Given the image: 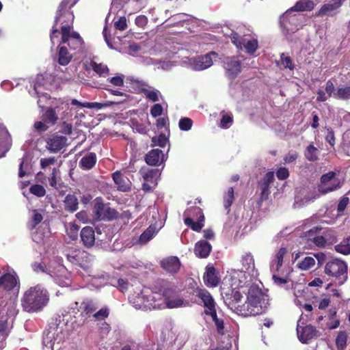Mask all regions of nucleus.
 <instances>
[{
	"mask_svg": "<svg viewBox=\"0 0 350 350\" xmlns=\"http://www.w3.org/2000/svg\"><path fill=\"white\" fill-rule=\"evenodd\" d=\"M43 80L44 77L42 75H38L33 83V92L29 91V93L32 96H38L39 98L38 100V105L41 108L43 107V106L41 105L42 98L45 99L49 98L48 94L42 92V90L43 89Z\"/></svg>",
	"mask_w": 350,
	"mask_h": 350,
	"instance_id": "obj_20",
	"label": "nucleus"
},
{
	"mask_svg": "<svg viewBox=\"0 0 350 350\" xmlns=\"http://www.w3.org/2000/svg\"><path fill=\"white\" fill-rule=\"evenodd\" d=\"M197 297L201 300L205 308L204 312L206 314H214L215 303L211 294L205 289H200L197 292Z\"/></svg>",
	"mask_w": 350,
	"mask_h": 350,
	"instance_id": "obj_18",
	"label": "nucleus"
},
{
	"mask_svg": "<svg viewBox=\"0 0 350 350\" xmlns=\"http://www.w3.org/2000/svg\"><path fill=\"white\" fill-rule=\"evenodd\" d=\"M234 199V189L232 187H230L224 196V205L226 209L229 208L231 206Z\"/></svg>",
	"mask_w": 350,
	"mask_h": 350,
	"instance_id": "obj_46",
	"label": "nucleus"
},
{
	"mask_svg": "<svg viewBox=\"0 0 350 350\" xmlns=\"http://www.w3.org/2000/svg\"><path fill=\"white\" fill-rule=\"evenodd\" d=\"M286 254V249L281 247L276 253L274 259L271 263V271L272 272H281L283 258Z\"/></svg>",
	"mask_w": 350,
	"mask_h": 350,
	"instance_id": "obj_31",
	"label": "nucleus"
},
{
	"mask_svg": "<svg viewBox=\"0 0 350 350\" xmlns=\"http://www.w3.org/2000/svg\"><path fill=\"white\" fill-rule=\"evenodd\" d=\"M139 90L144 93L145 96L152 102H157L159 100L161 96L160 92L155 88L148 85L145 82L141 81L139 83Z\"/></svg>",
	"mask_w": 350,
	"mask_h": 350,
	"instance_id": "obj_23",
	"label": "nucleus"
},
{
	"mask_svg": "<svg viewBox=\"0 0 350 350\" xmlns=\"http://www.w3.org/2000/svg\"><path fill=\"white\" fill-rule=\"evenodd\" d=\"M195 212L200 215L197 221H194L191 217H187L185 219V225L189 226L193 230L200 232L204 227V217L200 208H195Z\"/></svg>",
	"mask_w": 350,
	"mask_h": 350,
	"instance_id": "obj_26",
	"label": "nucleus"
},
{
	"mask_svg": "<svg viewBox=\"0 0 350 350\" xmlns=\"http://www.w3.org/2000/svg\"><path fill=\"white\" fill-rule=\"evenodd\" d=\"M152 142L156 146L165 147L168 142V139L165 135H160L157 137H154Z\"/></svg>",
	"mask_w": 350,
	"mask_h": 350,
	"instance_id": "obj_56",
	"label": "nucleus"
},
{
	"mask_svg": "<svg viewBox=\"0 0 350 350\" xmlns=\"http://www.w3.org/2000/svg\"><path fill=\"white\" fill-rule=\"evenodd\" d=\"M119 102H112L110 103H88L86 102V105H84L85 108L88 109H100L104 107H107L111 105V104L118 103Z\"/></svg>",
	"mask_w": 350,
	"mask_h": 350,
	"instance_id": "obj_54",
	"label": "nucleus"
},
{
	"mask_svg": "<svg viewBox=\"0 0 350 350\" xmlns=\"http://www.w3.org/2000/svg\"><path fill=\"white\" fill-rule=\"evenodd\" d=\"M59 173V170L57 167H54L52 170L51 177L49 179V184L52 187L56 188L57 187V176Z\"/></svg>",
	"mask_w": 350,
	"mask_h": 350,
	"instance_id": "obj_61",
	"label": "nucleus"
},
{
	"mask_svg": "<svg viewBox=\"0 0 350 350\" xmlns=\"http://www.w3.org/2000/svg\"><path fill=\"white\" fill-rule=\"evenodd\" d=\"M92 68L94 72H96L100 77H105L109 73V68L107 66L103 64H97L93 62L92 64Z\"/></svg>",
	"mask_w": 350,
	"mask_h": 350,
	"instance_id": "obj_45",
	"label": "nucleus"
},
{
	"mask_svg": "<svg viewBox=\"0 0 350 350\" xmlns=\"http://www.w3.org/2000/svg\"><path fill=\"white\" fill-rule=\"evenodd\" d=\"M27 160V157H24L20 163L18 176L21 178L25 176V175L29 173V171L28 170L29 163Z\"/></svg>",
	"mask_w": 350,
	"mask_h": 350,
	"instance_id": "obj_50",
	"label": "nucleus"
},
{
	"mask_svg": "<svg viewBox=\"0 0 350 350\" xmlns=\"http://www.w3.org/2000/svg\"><path fill=\"white\" fill-rule=\"evenodd\" d=\"M44 118L47 122L55 124L57 120L55 110L52 108L49 109L44 114Z\"/></svg>",
	"mask_w": 350,
	"mask_h": 350,
	"instance_id": "obj_49",
	"label": "nucleus"
},
{
	"mask_svg": "<svg viewBox=\"0 0 350 350\" xmlns=\"http://www.w3.org/2000/svg\"><path fill=\"white\" fill-rule=\"evenodd\" d=\"M124 76L123 75H118L107 79V81L111 83L114 86L120 87L124 85Z\"/></svg>",
	"mask_w": 350,
	"mask_h": 350,
	"instance_id": "obj_52",
	"label": "nucleus"
},
{
	"mask_svg": "<svg viewBox=\"0 0 350 350\" xmlns=\"http://www.w3.org/2000/svg\"><path fill=\"white\" fill-rule=\"evenodd\" d=\"M146 162L150 165H157L164 161V154L159 149H153L146 155Z\"/></svg>",
	"mask_w": 350,
	"mask_h": 350,
	"instance_id": "obj_29",
	"label": "nucleus"
},
{
	"mask_svg": "<svg viewBox=\"0 0 350 350\" xmlns=\"http://www.w3.org/2000/svg\"><path fill=\"white\" fill-rule=\"evenodd\" d=\"M114 26L117 29L123 31L126 29V19L124 16L120 17L118 21L114 23Z\"/></svg>",
	"mask_w": 350,
	"mask_h": 350,
	"instance_id": "obj_59",
	"label": "nucleus"
},
{
	"mask_svg": "<svg viewBox=\"0 0 350 350\" xmlns=\"http://www.w3.org/2000/svg\"><path fill=\"white\" fill-rule=\"evenodd\" d=\"M299 154L296 151H290L284 157V161L285 163H291L294 162L298 157Z\"/></svg>",
	"mask_w": 350,
	"mask_h": 350,
	"instance_id": "obj_62",
	"label": "nucleus"
},
{
	"mask_svg": "<svg viewBox=\"0 0 350 350\" xmlns=\"http://www.w3.org/2000/svg\"><path fill=\"white\" fill-rule=\"evenodd\" d=\"M93 211L98 220H110L115 218L117 214L114 209L104 204L99 200H96Z\"/></svg>",
	"mask_w": 350,
	"mask_h": 350,
	"instance_id": "obj_13",
	"label": "nucleus"
},
{
	"mask_svg": "<svg viewBox=\"0 0 350 350\" xmlns=\"http://www.w3.org/2000/svg\"><path fill=\"white\" fill-rule=\"evenodd\" d=\"M301 319L298 321L297 332L299 340L303 343H308L309 340L317 336V331L312 325H301Z\"/></svg>",
	"mask_w": 350,
	"mask_h": 350,
	"instance_id": "obj_17",
	"label": "nucleus"
},
{
	"mask_svg": "<svg viewBox=\"0 0 350 350\" xmlns=\"http://www.w3.org/2000/svg\"><path fill=\"white\" fill-rule=\"evenodd\" d=\"M49 274L54 279V281L61 286H68L70 284V274L66 268L60 264L55 266H50Z\"/></svg>",
	"mask_w": 350,
	"mask_h": 350,
	"instance_id": "obj_6",
	"label": "nucleus"
},
{
	"mask_svg": "<svg viewBox=\"0 0 350 350\" xmlns=\"http://www.w3.org/2000/svg\"><path fill=\"white\" fill-rule=\"evenodd\" d=\"M336 99L349 100L350 99V85L338 86L336 92Z\"/></svg>",
	"mask_w": 350,
	"mask_h": 350,
	"instance_id": "obj_38",
	"label": "nucleus"
},
{
	"mask_svg": "<svg viewBox=\"0 0 350 350\" xmlns=\"http://www.w3.org/2000/svg\"><path fill=\"white\" fill-rule=\"evenodd\" d=\"M209 315L211 317L213 321L215 322L217 332L220 334H224V320L222 319H219L217 317L216 311L214 312V314H210Z\"/></svg>",
	"mask_w": 350,
	"mask_h": 350,
	"instance_id": "obj_48",
	"label": "nucleus"
},
{
	"mask_svg": "<svg viewBox=\"0 0 350 350\" xmlns=\"http://www.w3.org/2000/svg\"><path fill=\"white\" fill-rule=\"evenodd\" d=\"M241 269L250 278L256 277L257 270L255 269L254 256L251 253H245L241 258Z\"/></svg>",
	"mask_w": 350,
	"mask_h": 350,
	"instance_id": "obj_16",
	"label": "nucleus"
},
{
	"mask_svg": "<svg viewBox=\"0 0 350 350\" xmlns=\"http://www.w3.org/2000/svg\"><path fill=\"white\" fill-rule=\"evenodd\" d=\"M17 284V278L13 273H6L0 277V287L5 290L10 291L16 288L18 291Z\"/></svg>",
	"mask_w": 350,
	"mask_h": 350,
	"instance_id": "obj_24",
	"label": "nucleus"
},
{
	"mask_svg": "<svg viewBox=\"0 0 350 350\" xmlns=\"http://www.w3.org/2000/svg\"><path fill=\"white\" fill-rule=\"evenodd\" d=\"M312 243L319 247H325L327 244L323 235H317L311 239Z\"/></svg>",
	"mask_w": 350,
	"mask_h": 350,
	"instance_id": "obj_58",
	"label": "nucleus"
},
{
	"mask_svg": "<svg viewBox=\"0 0 350 350\" xmlns=\"http://www.w3.org/2000/svg\"><path fill=\"white\" fill-rule=\"evenodd\" d=\"M250 277L243 273V270H231L226 276V282L232 289H241L251 280Z\"/></svg>",
	"mask_w": 350,
	"mask_h": 350,
	"instance_id": "obj_9",
	"label": "nucleus"
},
{
	"mask_svg": "<svg viewBox=\"0 0 350 350\" xmlns=\"http://www.w3.org/2000/svg\"><path fill=\"white\" fill-rule=\"evenodd\" d=\"M72 58V55L64 46H59L58 51V63L62 66L68 65Z\"/></svg>",
	"mask_w": 350,
	"mask_h": 350,
	"instance_id": "obj_34",
	"label": "nucleus"
},
{
	"mask_svg": "<svg viewBox=\"0 0 350 350\" xmlns=\"http://www.w3.org/2000/svg\"><path fill=\"white\" fill-rule=\"evenodd\" d=\"M192 126V120L188 118H181L179 121V127L180 130L189 131Z\"/></svg>",
	"mask_w": 350,
	"mask_h": 350,
	"instance_id": "obj_55",
	"label": "nucleus"
},
{
	"mask_svg": "<svg viewBox=\"0 0 350 350\" xmlns=\"http://www.w3.org/2000/svg\"><path fill=\"white\" fill-rule=\"evenodd\" d=\"M322 235H323L325 241H326V243L327 245L333 244L334 243H336L337 241L336 232L333 229L325 230L322 232Z\"/></svg>",
	"mask_w": 350,
	"mask_h": 350,
	"instance_id": "obj_42",
	"label": "nucleus"
},
{
	"mask_svg": "<svg viewBox=\"0 0 350 350\" xmlns=\"http://www.w3.org/2000/svg\"><path fill=\"white\" fill-rule=\"evenodd\" d=\"M29 190L31 193L38 197H42L46 193L45 189L40 185H34L30 187Z\"/></svg>",
	"mask_w": 350,
	"mask_h": 350,
	"instance_id": "obj_51",
	"label": "nucleus"
},
{
	"mask_svg": "<svg viewBox=\"0 0 350 350\" xmlns=\"http://www.w3.org/2000/svg\"><path fill=\"white\" fill-rule=\"evenodd\" d=\"M56 159L54 157L49 158H42L40 159V167L42 169H46L47 167L54 165Z\"/></svg>",
	"mask_w": 350,
	"mask_h": 350,
	"instance_id": "obj_60",
	"label": "nucleus"
},
{
	"mask_svg": "<svg viewBox=\"0 0 350 350\" xmlns=\"http://www.w3.org/2000/svg\"><path fill=\"white\" fill-rule=\"evenodd\" d=\"M66 208L72 212L78 208V200L74 195H68L64 200Z\"/></svg>",
	"mask_w": 350,
	"mask_h": 350,
	"instance_id": "obj_41",
	"label": "nucleus"
},
{
	"mask_svg": "<svg viewBox=\"0 0 350 350\" xmlns=\"http://www.w3.org/2000/svg\"><path fill=\"white\" fill-rule=\"evenodd\" d=\"M81 239L85 247L93 246L95 243V234L93 228L90 226L83 228L81 231Z\"/></svg>",
	"mask_w": 350,
	"mask_h": 350,
	"instance_id": "obj_28",
	"label": "nucleus"
},
{
	"mask_svg": "<svg viewBox=\"0 0 350 350\" xmlns=\"http://www.w3.org/2000/svg\"><path fill=\"white\" fill-rule=\"evenodd\" d=\"M224 64L227 74L230 78H234L241 72L240 62L234 57H226Z\"/></svg>",
	"mask_w": 350,
	"mask_h": 350,
	"instance_id": "obj_21",
	"label": "nucleus"
},
{
	"mask_svg": "<svg viewBox=\"0 0 350 350\" xmlns=\"http://www.w3.org/2000/svg\"><path fill=\"white\" fill-rule=\"evenodd\" d=\"M69 2L70 0H63L58 8L57 15L55 16V25L52 28L51 33V40L53 44H55V40H57V42H59V40H57L58 36L57 35L58 33V29L56 26L58 22H61L62 23L65 20V18L64 17V12L68 11L66 10V7Z\"/></svg>",
	"mask_w": 350,
	"mask_h": 350,
	"instance_id": "obj_15",
	"label": "nucleus"
},
{
	"mask_svg": "<svg viewBox=\"0 0 350 350\" xmlns=\"http://www.w3.org/2000/svg\"><path fill=\"white\" fill-rule=\"evenodd\" d=\"M347 265L340 260H334L327 262L325 268V273L329 275L336 278L342 276V280L340 282V283H343V281L347 278Z\"/></svg>",
	"mask_w": 350,
	"mask_h": 350,
	"instance_id": "obj_11",
	"label": "nucleus"
},
{
	"mask_svg": "<svg viewBox=\"0 0 350 350\" xmlns=\"http://www.w3.org/2000/svg\"><path fill=\"white\" fill-rule=\"evenodd\" d=\"M316 263L315 258L312 256H306L299 261L297 267L302 271H308L314 267Z\"/></svg>",
	"mask_w": 350,
	"mask_h": 350,
	"instance_id": "obj_36",
	"label": "nucleus"
},
{
	"mask_svg": "<svg viewBox=\"0 0 350 350\" xmlns=\"http://www.w3.org/2000/svg\"><path fill=\"white\" fill-rule=\"evenodd\" d=\"M157 233L156 228L150 226L139 237V241L142 244H146Z\"/></svg>",
	"mask_w": 350,
	"mask_h": 350,
	"instance_id": "obj_37",
	"label": "nucleus"
},
{
	"mask_svg": "<svg viewBox=\"0 0 350 350\" xmlns=\"http://www.w3.org/2000/svg\"><path fill=\"white\" fill-rule=\"evenodd\" d=\"M276 176L279 180H285L289 176L288 170L286 167H280L276 172Z\"/></svg>",
	"mask_w": 350,
	"mask_h": 350,
	"instance_id": "obj_63",
	"label": "nucleus"
},
{
	"mask_svg": "<svg viewBox=\"0 0 350 350\" xmlns=\"http://www.w3.org/2000/svg\"><path fill=\"white\" fill-rule=\"evenodd\" d=\"M164 301V305L161 307L175 308L179 307H185L188 306V302L185 301L180 296L179 293L174 288H167L161 293Z\"/></svg>",
	"mask_w": 350,
	"mask_h": 350,
	"instance_id": "obj_7",
	"label": "nucleus"
},
{
	"mask_svg": "<svg viewBox=\"0 0 350 350\" xmlns=\"http://www.w3.org/2000/svg\"><path fill=\"white\" fill-rule=\"evenodd\" d=\"M226 301L232 309L242 316L258 315L264 312L268 305L267 295L264 294L257 285H251L248 289L247 299L243 304L240 301L243 297L240 289L231 288V293H225Z\"/></svg>",
	"mask_w": 350,
	"mask_h": 350,
	"instance_id": "obj_1",
	"label": "nucleus"
},
{
	"mask_svg": "<svg viewBox=\"0 0 350 350\" xmlns=\"http://www.w3.org/2000/svg\"><path fill=\"white\" fill-rule=\"evenodd\" d=\"M230 40L237 49L245 50L248 53H254L258 47L256 40L239 37L237 33L231 34Z\"/></svg>",
	"mask_w": 350,
	"mask_h": 350,
	"instance_id": "obj_12",
	"label": "nucleus"
},
{
	"mask_svg": "<svg viewBox=\"0 0 350 350\" xmlns=\"http://www.w3.org/2000/svg\"><path fill=\"white\" fill-rule=\"evenodd\" d=\"M2 317L0 320V332H5L12 323L13 317L16 314V304L11 301L7 309H2L1 311Z\"/></svg>",
	"mask_w": 350,
	"mask_h": 350,
	"instance_id": "obj_14",
	"label": "nucleus"
},
{
	"mask_svg": "<svg viewBox=\"0 0 350 350\" xmlns=\"http://www.w3.org/2000/svg\"><path fill=\"white\" fill-rule=\"evenodd\" d=\"M66 141V138L64 136H53L47 139L46 148L51 152H57L64 147Z\"/></svg>",
	"mask_w": 350,
	"mask_h": 350,
	"instance_id": "obj_22",
	"label": "nucleus"
},
{
	"mask_svg": "<svg viewBox=\"0 0 350 350\" xmlns=\"http://www.w3.org/2000/svg\"><path fill=\"white\" fill-rule=\"evenodd\" d=\"M122 350H153L152 348H148L142 345L133 344L123 347Z\"/></svg>",
	"mask_w": 350,
	"mask_h": 350,
	"instance_id": "obj_64",
	"label": "nucleus"
},
{
	"mask_svg": "<svg viewBox=\"0 0 350 350\" xmlns=\"http://www.w3.org/2000/svg\"><path fill=\"white\" fill-rule=\"evenodd\" d=\"M113 179L120 191H127L129 190L131 183L127 178L123 177L119 172L113 174Z\"/></svg>",
	"mask_w": 350,
	"mask_h": 350,
	"instance_id": "obj_33",
	"label": "nucleus"
},
{
	"mask_svg": "<svg viewBox=\"0 0 350 350\" xmlns=\"http://www.w3.org/2000/svg\"><path fill=\"white\" fill-rule=\"evenodd\" d=\"M96 161V154L94 153L90 152L81 159L79 165L84 170H90L95 165Z\"/></svg>",
	"mask_w": 350,
	"mask_h": 350,
	"instance_id": "obj_35",
	"label": "nucleus"
},
{
	"mask_svg": "<svg viewBox=\"0 0 350 350\" xmlns=\"http://www.w3.org/2000/svg\"><path fill=\"white\" fill-rule=\"evenodd\" d=\"M340 187L341 182L336 177L335 172H329L321 176L319 190L322 193H327L335 191Z\"/></svg>",
	"mask_w": 350,
	"mask_h": 350,
	"instance_id": "obj_8",
	"label": "nucleus"
},
{
	"mask_svg": "<svg viewBox=\"0 0 350 350\" xmlns=\"http://www.w3.org/2000/svg\"><path fill=\"white\" fill-rule=\"evenodd\" d=\"M325 90L326 92L325 94H327V96H328V98L333 97V98H336V90H335L334 85L330 80H329L326 82Z\"/></svg>",
	"mask_w": 350,
	"mask_h": 350,
	"instance_id": "obj_53",
	"label": "nucleus"
},
{
	"mask_svg": "<svg viewBox=\"0 0 350 350\" xmlns=\"http://www.w3.org/2000/svg\"><path fill=\"white\" fill-rule=\"evenodd\" d=\"M67 259L72 263L79 265L82 267H88L92 257L88 252L76 248H70L66 253Z\"/></svg>",
	"mask_w": 350,
	"mask_h": 350,
	"instance_id": "obj_10",
	"label": "nucleus"
},
{
	"mask_svg": "<svg viewBox=\"0 0 350 350\" xmlns=\"http://www.w3.org/2000/svg\"><path fill=\"white\" fill-rule=\"evenodd\" d=\"M140 173L146 182H149L151 185H157V179L160 176L159 170L157 169H142Z\"/></svg>",
	"mask_w": 350,
	"mask_h": 350,
	"instance_id": "obj_32",
	"label": "nucleus"
},
{
	"mask_svg": "<svg viewBox=\"0 0 350 350\" xmlns=\"http://www.w3.org/2000/svg\"><path fill=\"white\" fill-rule=\"evenodd\" d=\"M161 265L165 271L170 273L177 272L180 267L179 259L175 256H171L163 260Z\"/></svg>",
	"mask_w": 350,
	"mask_h": 350,
	"instance_id": "obj_30",
	"label": "nucleus"
},
{
	"mask_svg": "<svg viewBox=\"0 0 350 350\" xmlns=\"http://www.w3.org/2000/svg\"><path fill=\"white\" fill-rule=\"evenodd\" d=\"M212 250L211 245L204 240L198 241L194 247L195 254L201 258H205L208 256Z\"/></svg>",
	"mask_w": 350,
	"mask_h": 350,
	"instance_id": "obj_25",
	"label": "nucleus"
},
{
	"mask_svg": "<svg viewBox=\"0 0 350 350\" xmlns=\"http://www.w3.org/2000/svg\"><path fill=\"white\" fill-rule=\"evenodd\" d=\"M232 123V117L228 114H224L220 122V126L223 129H227L230 126Z\"/></svg>",
	"mask_w": 350,
	"mask_h": 350,
	"instance_id": "obj_57",
	"label": "nucleus"
},
{
	"mask_svg": "<svg viewBox=\"0 0 350 350\" xmlns=\"http://www.w3.org/2000/svg\"><path fill=\"white\" fill-rule=\"evenodd\" d=\"M204 281L207 286L215 287L219 282V278L213 267H207L204 275Z\"/></svg>",
	"mask_w": 350,
	"mask_h": 350,
	"instance_id": "obj_27",
	"label": "nucleus"
},
{
	"mask_svg": "<svg viewBox=\"0 0 350 350\" xmlns=\"http://www.w3.org/2000/svg\"><path fill=\"white\" fill-rule=\"evenodd\" d=\"M65 20L62 23V41L60 43H68L72 49H77L81 47L83 40L79 34L75 31H70V24L74 19V15L70 11L64 12Z\"/></svg>",
	"mask_w": 350,
	"mask_h": 350,
	"instance_id": "obj_4",
	"label": "nucleus"
},
{
	"mask_svg": "<svg viewBox=\"0 0 350 350\" xmlns=\"http://www.w3.org/2000/svg\"><path fill=\"white\" fill-rule=\"evenodd\" d=\"M129 300L136 309L143 310L161 309L164 305L161 293L154 292L149 288L142 287L141 285L130 294Z\"/></svg>",
	"mask_w": 350,
	"mask_h": 350,
	"instance_id": "obj_2",
	"label": "nucleus"
},
{
	"mask_svg": "<svg viewBox=\"0 0 350 350\" xmlns=\"http://www.w3.org/2000/svg\"><path fill=\"white\" fill-rule=\"evenodd\" d=\"M49 300L48 291L37 285L27 290L21 299L23 309L28 312H38L46 306Z\"/></svg>",
	"mask_w": 350,
	"mask_h": 350,
	"instance_id": "obj_3",
	"label": "nucleus"
},
{
	"mask_svg": "<svg viewBox=\"0 0 350 350\" xmlns=\"http://www.w3.org/2000/svg\"><path fill=\"white\" fill-rule=\"evenodd\" d=\"M79 308L82 312L88 314L94 312L98 308V306L93 300L86 299L81 304Z\"/></svg>",
	"mask_w": 350,
	"mask_h": 350,
	"instance_id": "obj_39",
	"label": "nucleus"
},
{
	"mask_svg": "<svg viewBox=\"0 0 350 350\" xmlns=\"http://www.w3.org/2000/svg\"><path fill=\"white\" fill-rule=\"evenodd\" d=\"M217 57V53L211 52L192 58L185 57L183 59L182 64L193 70H202L211 67Z\"/></svg>",
	"mask_w": 350,
	"mask_h": 350,
	"instance_id": "obj_5",
	"label": "nucleus"
},
{
	"mask_svg": "<svg viewBox=\"0 0 350 350\" xmlns=\"http://www.w3.org/2000/svg\"><path fill=\"white\" fill-rule=\"evenodd\" d=\"M79 230V226L74 223H70L66 226L67 233L68 236L73 240L77 238Z\"/></svg>",
	"mask_w": 350,
	"mask_h": 350,
	"instance_id": "obj_47",
	"label": "nucleus"
},
{
	"mask_svg": "<svg viewBox=\"0 0 350 350\" xmlns=\"http://www.w3.org/2000/svg\"><path fill=\"white\" fill-rule=\"evenodd\" d=\"M335 250L337 252L347 255L350 254V243L347 239L342 241L340 244L335 246Z\"/></svg>",
	"mask_w": 350,
	"mask_h": 350,
	"instance_id": "obj_44",
	"label": "nucleus"
},
{
	"mask_svg": "<svg viewBox=\"0 0 350 350\" xmlns=\"http://www.w3.org/2000/svg\"><path fill=\"white\" fill-rule=\"evenodd\" d=\"M319 152L317 148L310 144L306 147L304 156L309 161H315L318 159Z\"/></svg>",
	"mask_w": 350,
	"mask_h": 350,
	"instance_id": "obj_40",
	"label": "nucleus"
},
{
	"mask_svg": "<svg viewBox=\"0 0 350 350\" xmlns=\"http://www.w3.org/2000/svg\"><path fill=\"white\" fill-rule=\"evenodd\" d=\"M347 335L345 332H340L336 339L338 349L344 350L347 345Z\"/></svg>",
	"mask_w": 350,
	"mask_h": 350,
	"instance_id": "obj_43",
	"label": "nucleus"
},
{
	"mask_svg": "<svg viewBox=\"0 0 350 350\" xmlns=\"http://www.w3.org/2000/svg\"><path fill=\"white\" fill-rule=\"evenodd\" d=\"M341 5L342 0H332L330 2L323 5L320 10L315 14V16H334L337 13L338 10Z\"/></svg>",
	"mask_w": 350,
	"mask_h": 350,
	"instance_id": "obj_19",
	"label": "nucleus"
}]
</instances>
